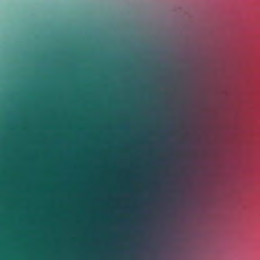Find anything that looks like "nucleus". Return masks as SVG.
Instances as JSON below:
<instances>
[{
	"instance_id": "2",
	"label": "nucleus",
	"mask_w": 260,
	"mask_h": 260,
	"mask_svg": "<svg viewBox=\"0 0 260 260\" xmlns=\"http://www.w3.org/2000/svg\"><path fill=\"white\" fill-rule=\"evenodd\" d=\"M100 185V174H99V185ZM100 193L99 192V195ZM100 204V200L99 199V205ZM100 218V209H99V219ZM100 235V232L99 231V236ZM100 251V247H99V251Z\"/></svg>"
},
{
	"instance_id": "1",
	"label": "nucleus",
	"mask_w": 260,
	"mask_h": 260,
	"mask_svg": "<svg viewBox=\"0 0 260 260\" xmlns=\"http://www.w3.org/2000/svg\"><path fill=\"white\" fill-rule=\"evenodd\" d=\"M93 260H98V114H93Z\"/></svg>"
},
{
	"instance_id": "3",
	"label": "nucleus",
	"mask_w": 260,
	"mask_h": 260,
	"mask_svg": "<svg viewBox=\"0 0 260 260\" xmlns=\"http://www.w3.org/2000/svg\"><path fill=\"white\" fill-rule=\"evenodd\" d=\"M98 74H100V72H98Z\"/></svg>"
}]
</instances>
